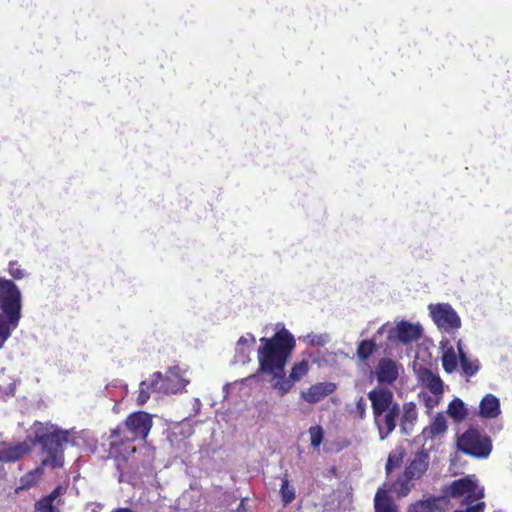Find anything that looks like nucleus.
<instances>
[{
	"mask_svg": "<svg viewBox=\"0 0 512 512\" xmlns=\"http://www.w3.org/2000/svg\"><path fill=\"white\" fill-rule=\"evenodd\" d=\"M376 350L377 345L373 339L362 340L357 345L356 355L361 361L365 362L373 355Z\"/></svg>",
	"mask_w": 512,
	"mask_h": 512,
	"instance_id": "nucleus-28",
	"label": "nucleus"
},
{
	"mask_svg": "<svg viewBox=\"0 0 512 512\" xmlns=\"http://www.w3.org/2000/svg\"><path fill=\"white\" fill-rule=\"evenodd\" d=\"M187 383L188 381L183 378L180 367L173 366L167 370L165 375L162 374V379L159 383V392L166 394L177 393L182 391L186 387Z\"/></svg>",
	"mask_w": 512,
	"mask_h": 512,
	"instance_id": "nucleus-11",
	"label": "nucleus"
},
{
	"mask_svg": "<svg viewBox=\"0 0 512 512\" xmlns=\"http://www.w3.org/2000/svg\"><path fill=\"white\" fill-rule=\"evenodd\" d=\"M111 512H135L133 511L132 509L130 508H116V509H113Z\"/></svg>",
	"mask_w": 512,
	"mask_h": 512,
	"instance_id": "nucleus-39",
	"label": "nucleus"
},
{
	"mask_svg": "<svg viewBox=\"0 0 512 512\" xmlns=\"http://www.w3.org/2000/svg\"><path fill=\"white\" fill-rule=\"evenodd\" d=\"M295 347L293 334L284 327L270 338L262 337L257 350L258 372L271 376L273 380L281 377Z\"/></svg>",
	"mask_w": 512,
	"mask_h": 512,
	"instance_id": "nucleus-2",
	"label": "nucleus"
},
{
	"mask_svg": "<svg viewBox=\"0 0 512 512\" xmlns=\"http://www.w3.org/2000/svg\"><path fill=\"white\" fill-rule=\"evenodd\" d=\"M467 508L464 510H457L454 512H483L485 508L484 502H477L475 504H467Z\"/></svg>",
	"mask_w": 512,
	"mask_h": 512,
	"instance_id": "nucleus-36",
	"label": "nucleus"
},
{
	"mask_svg": "<svg viewBox=\"0 0 512 512\" xmlns=\"http://www.w3.org/2000/svg\"><path fill=\"white\" fill-rule=\"evenodd\" d=\"M135 439L122 426L110 430L108 453L116 460L126 461L136 452Z\"/></svg>",
	"mask_w": 512,
	"mask_h": 512,
	"instance_id": "nucleus-6",
	"label": "nucleus"
},
{
	"mask_svg": "<svg viewBox=\"0 0 512 512\" xmlns=\"http://www.w3.org/2000/svg\"><path fill=\"white\" fill-rule=\"evenodd\" d=\"M445 493L452 498H459L467 495L465 499L466 504L481 502L480 499L484 497L483 490H478L476 482L468 476L454 480L447 487Z\"/></svg>",
	"mask_w": 512,
	"mask_h": 512,
	"instance_id": "nucleus-9",
	"label": "nucleus"
},
{
	"mask_svg": "<svg viewBox=\"0 0 512 512\" xmlns=\"http://www.w3.org/2000/svg\"><path fill=\"white\" fill-rule=\"evenodd\" d=\"M121 426L135 440H146L153 426L152 416L145 411L133 412L127 416Z\"/></svg>",
	"mask_w": 512,
	"mask_h": 512,
	"instance_id": "nucleus-8",
	"label": "nucleus"
},
{
	"mask_svg": "<svg viewBox=\"0 0 512 512\" xmlns=\"http://www.w3.org/2000/svg\"><path fill=\"white\" fill-rule=\"evenodd\" d=\"M413 479L414 478L407 475L405 472H403V474L397 478V480L393 483L392 488L398 497H405L409 494L411 488L413 487Z\"/></svg>",
	"mask_w": 512,
	"mask_h": 512,
	"instance_id": "nucleus-25",
	"label": "nucleus"
},
{
	"mask_svg": "<svg viewBox=\"0 0 512 512\" xmlns=\"http://www.w3.org/2000/svg\"><path fill=\"white\" fill-rule=\"evenodd\" d=\"M447 413L455 421H462L468 415V411L465 407V404L460 398H454L449 403L448 408H447Z\"/></svg>",
	"mask_w": 512,
	"mask_h": 512,
	"instance_id": "nucleus-26",
	"label": "nucleus"
},
{
	"mask_svg": "<svg viewBox=\"0 0 512 512\" xmlns=\"http://www.w3.org/2000/svg\"><path fill=\"white\" fill-rule=\"evenodd\" d=\"M429 466V455L426 451L417 452L406 466L404 472L414 479H419L427 471Z\"/></svg>",
	"mask_w": 512,
	"mask_h": 512,
	"instance_id": "nucleus-16",
	"label": "nucleus"
},
{
	"mask_svg": "<svg viewBox=\"0 0 512 512\" xmlns=\"http://www.w3.org/2000/svg\"><path fill=\"white\" fill-rule=\"evenodd\" d=\"M308 338L312 345H324V343H325L322 336L313 334V335H308Z\"/></svg>",
	"mask_w": 512,
	"mask_h": 512,
	"instance_id": "nucleus-37",
	"label": "nucleus"
},
{
	"mask_svg": "<svg viewBox=\"0 0 512 512\" xmlns=\"http://www.w3.org/2000/svg\"><path fill=\"white\" fill-rule=\"evenodd\" d=\"M417 376L421 384L427 387L433 395H442L443 381L431 369L420 367L417 371Z\"/></svg>",
	"mask_w": 512,
	"mask_h": 512,
	"instance_id": "nucleus-15",
	"label": "nucleus"
},
{
	"mask_svg": "<svg viewBox=\"0 0 512 512\" xmlns=\"http://www.w3.org/2000/svg\"><path fill=\"white\" fill-rule=\"evenodd\" d=\"M375 512H397V508L388 494V490L379 488L374 498Z\"/></svg>",
	"mask_w": 512,
	"mask_h": 512,
	"instance_id": "nucleus-22",
	"label": "nucleus"
},
{
	"mask_svg": "<svg viewBox=\"0 0 512 512\" xmlns=\"http://www.w3.org/2000/svg\"><path fill=\"white\" fill-rule=\"evenodd\" d=\"M366 408H367V404L365 402V400L363 399V397H360L357 402H356V406H355V414L357 415V417L361 420L365 419L366 417Z\"/></svg>",
	"mask_w": 512,
	"mask_h": 512,
	"instance_id": "nucleus-33",
	"label": "nucleus"
},
{
	"mask_svg": "<svg viewBox=\"0 0 512 512\" xmlns=\"http://www.w3.org/2000/svg\"><path fill=\"white\" fill-rule=\"evenodd\" d=\"M34 445L38 444L41 452L46 456L40 464L33 470L27 472L20 478L21 490H28L35 486L42 476L46 467L58 469L64 466L65 444L68 442L69 432L62 430L57 425L50 422L35 421L32 425Z\"/></svg>",
	"mask_w": 512,
	"mask_h": 512,
	"instance_id": "nucleus-1",
	"label": "nucleus"
},
{
	"mask_svg": "<svg viewBox=\"0 0 512 512\" xmlns=\"http://www.w3.org/2000/svg\"><path fill=\"white\" fill-rule=\"evenodd\" d=\"M418 419V411L414 402H406L402 407V415L399 417L402 433L410 435Z\"/></svg>",
	"mask_w": 512,
	"mask_h": 512,
	"instance_id": "nucleus-19",
	"label": "nucleus"
},
{
	"mask_svg": "<svg viewBox=\"0 0 512 512\" xmlns=\"http://www.w3.org/2000/svg\"><path fill=\"white\" fill-rule=\"evenodd\" d=\"M336 389L337 386L333 382H318L311 385L306 391H302L301 398L309 404H316L334 393Z\"/></svg>",
	"mask_w": 512,
	"mask_h": 512,
	"instance_id": "nucleus-12",
	"label": "nucleus"
},
{
	"mask_svg": "<svg viewBox=\"0 0 512 512\" xmlns=\"http://www.w3.org/2000/svg\"><path fill=\"white\" fill-rule=\"evenodd\" d=\"M377 381L380 384H393L399 377V365L391 358H381L376 369Z\"/></svg>",
	"mask_w": 512,
	"mask_h": 512,
	"instance_id": "nucleus-13",
	"label": "nucleus"
},
{
	"mask_svg": "<svg viewBox=\"0 0 512 512\" xmlns=\"http://www.w3.org/2000/svg\"><path fill=\"white\" fill-rule=\"evenodd\" d=\"M447 430V422L443 415L438 414L431 424L423 430V434L429 438H434Z\"/></svg>",
	"mask_w": 512,
	"mask_h": 512,
	"instance_id": "nucleus-24",
	"label": "nucleus"
},
{
	"mask_svg": "<svg viewBox=\"0 0 512 512\" xmlns=\"http://www.w3.org/2000/svg\"><path fill=\"white\" fill-rule=\"evenodd\" d=\"M280 495L284 505L290 504L295 499V489L290 484L287 474L282 478Z\"/></svg>",
	"mask_w": 512,
	"mask_h": 512,
	"instance_id": "nucleus-29",
	"label": "nucleus"
},
{
	"mask_svg": "<svg viewBox=\"0 0 512 512\" xmlns=\"http://www.w3.org/2000/svg\"><path fill=\"white\" fill-rule=\"evenodd\" d=\"M309 434H310L311 446L314 448H318L323 441V437H324L323 428L319 425L312 426L309 428Z\"/></svg>",
	"mask_w": 512,
	"mask_h": 512,
	"instance_id": "nucleus-31",
	"label": "nucleus"
},
{
	"mask_svg": "<svg viewBox=\"0 0 512 512\" xmlns=\"http://www.w3.org/2000/svg\"><path fill=\"white\" fill-rule=\"evenodd\" d=\"M422 334L419 325L412 324L408 321H401L396 325L395 336L402 344H410L417 341Z\"/></svg>",
	"mask_w": 512,
	"mask_h": 512,
	"instance_id": "nucleus-14",
	"label": "nucleus"
},
{
	"mask_svg": "<svg viewBox=\"0 0 512 512\" xmlns=\"http://www.w3.org/2000/svg\"><path fill=\"white\" fill-rule=\"evenodd\" d=\"M251 342V343H255V337L253 336V334H248V337L246 336H241L239 339H238V345H246L248 344V342Z\"/></svg>",
	"mask_w": 512,
	"mask_h": 512,
	"instance_id": "nucleus-38",
	"label": "nucleus"
},
{
	"mask_svg": "<svg viewBox=\"0 0 512 512\" xmlns=\"http://www.w3.org/2000/svg\"><path fill=\"white\" fill-rule=\"evenodd\" d=\"M459 450L475 458H487L492 450V442L489 436L479 430L469 428L458 439Z\"/></svg>",
	"mask_w": 512,
	"mask_h": 512,
	"instance_id": "nucleus-5",
	"label": "nucleus"
},
{
	"mask_svg": "<svg viewBox=\"0 0 512 512\" xmlns=\"http://www.w3.org/2000/svg\"><path fill=\"white\" fill-rule=\"evenodd\" d=\"M31 451L26 442H20L15 445H4L0 448V462H16Z\"/></svg>",
	"mask_w": 512,
	"mask_h": 512,
	"instance_id": "nucleus-17",
	"label": "nucleus"
},
{
	"mask_svg": "<svg viewBox=\"0 0 512 512\" xmlns=\"http://www.w3.org/2000/svg\"><path fill=\"white\" fill-rule=\"evenodd\" d=\"M433 321L438 328L447 332L461 327V319L455 309L448 303H439L429 306Z\"/></svg>",
	"mask_w": 512,
	"mask_h": 512,
	"instance_id": "nucleus-7",
	"label": "nucleus"
},
{
	"mask_svg": "<svg viewBox=\"0 0 512 512\" xmlns=\"http://www.w3.org/2000/svg\"><path fill=\"white\" fill-rule=\"evenodd\" d=\"M403 460L402 454L397 453H390L386 462V471L387 473H390L394 468H397L400 466L401 462Z\"/></svg>",
	"mask_w": 512,
	"mask_h": 512,
	"instance_id": "nucleus-32",
	"label": "nucleus"
},
{
	"mask_svg": "<svg viewBox=\"0 0 512 512\" xmlns=\"http://www.w3.org/2000/svg\"><path fill=\"white\" fill-rule=\"evenodd\" d=\"M439 499L432 497L426 500H418L409 506L408 512H436Z\"/></svg>",
	"mask_w": 512,
	"mask_h": 512,
	"instance_id": "nucleus-27",
	"label": "nucleus"
},
{
	"mask_svg": "<svg viewBox=\"0 0 512 512\" xmlns=\"http://www.w3.org/2000/svg\"><path fill=\"white\" fill-rule=\"evenodd\" d=\"M309 372L308 360H301L294 363L289 373V376H285V371L281 374V377H276L272 383V387L277 390L282 396L290 392L295 382L300 381Z\"/></svg>",
	"mask_w": 512,
	"mask_h": 512,
	"instance_id": "nucleus-10",
	"label": "nucleus"
},
{
	"mask_svg": "<svg viewBox=\"0 0 512 512\" xmlns=\"http://www.w3.org/2000/svg\"><path fill=\"white\" fill-rule=\"evenodd\" d=\"M458 357L461 369L467 377H472L479 371V360L469 359L466 353L462 350L460 343H458Z\"/></svg>",
	"mask_w": 512,
	"mask_h": 512,
	"instance_id": "nucleus-23",
	"label": "nucleus"
},
{
	"mask_svg": "<svg viewBox=\"0 0 512 512\" xmlns=\"http://www.w3.org/2000/svg\"><path fill=\"white\" fill-rule=\"evenodd\" d=\"M61 486H56L53 491L35 502V512H60L54 505V501L62 494Z\"/></svg>",
	"mask_w": 512,
	"mask_h": 512,
	"instance_id": "nucleus-21",
	"label": "nucleus"
},
{
	"mask_svg": "<svg viewBox=\"0 0 512 512\" xmlns=\"http://www.w3.org/2000/svg\"><path fill=\"white\" fill-rule=\"evenodd\" d=\"M161 379L162 373L157 371L152 374L150 381L144 380L140 382L138 395L136 398L138 405H144L150 399L152 392L159 391V383Z\"/></svg>",
	"mask_w": 512,
	"mask_h": 512,
	"instance_id": "nucleus-18",
	"label": "nucleus"
},
{
	"mask_svg": "<svg viewBox=\"0 0 512 512\" xmlns=\"http://www.w3.org/2000/svg\"><path fill=\"white\" fill-rule=\"evenodd\" d=\"M419 396H421V394ZM422 399H423V403H424L425 407L428 410H430L439 404L440 396H436V395L430 396L427 394H422Z\"/></svg>",
	"mask_w": 512,
	"mask_h": 512,
	"instance_id": "nucleus-34",
	"label": "nucleus"
},
{
	"mask_svg": "<svg viewBox=\"0 0 512 512\" xmlns=\"http://www.w3.org/2000/svg\"><path fill=\"white\" fill-rule=\"evenodd\" d=\"M501 413L499 399L491 394H486L479 404V416L485 419L497 418Z\"/></svg>",
	"mask_w": 512,
	"mask_h": 512,
	"instance_id": "nucleus-20",
	"label": "nucleus"
},
{
	"mask_svg": "<svg viewBox=\"0 0 512 512\" xmlns=\"http://www.w3.org/2000/svg\"><path fill=\"white\" fill-rule=\"evenodd\" d=\"M0 338L6 341L21 317L20 291L11 280H0Z\"/></svg>",
	"mask_w": 512,
	"mask_h": 512,
	"instance_id": "nucleus-4",
	"label": "nucleus"
},
{
	"mask_svg": "<svg viewBox=\"0 0 512 512\" xmlns=\"http://www.w3.org/2000/svg\"><path fill=\"white\" fill-rule=\"evenodd\" d=\"M92 512H99V511H97V510H92Z\"/></svg>",
	"mask_w": 512,
	"mask_h": 512,
	"instance_id": "nucleus-40",
	"label": "nucleus"
},
{
	"mask_svg": "<svg viewBox=\"0 0 512 512\" xmlns=\"http://www.w3.org/2000/svg\"><path fill=\"white\" fill-rule=\"evenodd\" d=\"M458 365L457 355L452 347L448 348L442 356V366L447 373H452Z\"/></svg>",
	"mask_w": 512,
	"mask_h": 512,
	"instance_id": "nucleus-30",
	"label": "nucleus"
},
{
	"mask_svg": "<svg viewBox=\"0 0 512 512\" xmlns=\"http://www.w3.org/2000/svg\"><path fill=\"white\" fill-rule=\"evenodd\" d=\"M9 273L15 279H22L25 276V272L14 262L9 265Z\"/></svg>",
	"mask_w": 512,
	"mask_h": 512,
	"instance_id": "nucleus-35",
	"label": "nucleus"
},
{
	"mask_svg": "<svg viewBox=\"0 0 512 512\" xmlns=\"http://www.w3.org/2000/svg\"><path fill=\"white\" fill-rule=\"evenodd\" d=\"M371 401L374 424L380 439H386L396 428L400 417V405L394 400L393 392L387 388H374L368 392Z\"/></svg>",
	"mask_w": 512,
	"mask_h": 512,
	"instance_id": "nucleus-3",
	"label": "nucleus"
}]
</instances>
